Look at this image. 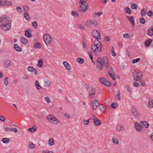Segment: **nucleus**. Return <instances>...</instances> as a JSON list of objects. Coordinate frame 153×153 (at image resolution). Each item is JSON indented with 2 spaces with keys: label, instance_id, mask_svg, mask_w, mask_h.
<instances>
[{
  "label": "nucleus",
  "instance_id": "nucleus-1",
  "mask_svg": "<svg viewBox=\"0 0 153 153\" xmlns=\"http://www.w3.org/2000/svg\"><path fill=\"white\" fill-rule=\"evenodd\" d=\"M109 61L107 57H98L97 59L96 66L97 71H100L102 70L104 66L106 68L108 74L113 80L115 79V74L112 68L109 66Z\"/></svg>",
  "mask_w": 153,
  "mask_h": 153
},
{
  "label": "nucleus",
  "instance_id": "nucleus-2",
  "mask_svg": "<svg viewBox=\"0 0 153 153\" xmlns=\"http://www.w3.org/2000/svg\"><path fill=\"white\" fill-rule=\"evenodd\" d=\"M142 72L138 70H135L133 73V79L135 81H138L142 78Z\"/></svg>",
  "mask_w": 153,
  "mask_h": 153
},
{
  "label": "nucleus",
  "instance_id": "nucleus-3",
  "mask_svg": "<svg viewBox=\"0 0 153 153\" xmlns=\"http://www.w3.org/2000/svg\"><path fill=\"white\" fill-rule=\"evenodd\" d=\"M11 23L10 17L4 15L0 18V23L6 24Z\"/></svg>",
  "mask_w": 153,
  "mask_h": 153
},
{
  "label": "nucleus",
  "instance_id": "nucleus-4",
  "mask_svg": "<svg viewBox=\"0 0 153 153\" xmlns=\"http://www.w3.org/2000/svg\"><path fill=\"white\" fill-rule=\"evenodd\" d=\"M47 119L49 122L54 124H58L59 123V121L52 115L47 116Z\"/></svg>",
  "mask_w": 153,
  "mask_h": 153
},
{
  "label": "nucleus",
  "instance_id": "nucleus-5",
  "mask_svg": "<svg viewBox=\"0 0 153 153\" xmlns=\"http://www.w3.org/2000/svg\"><path fill=\"white\" fill-rule=\"evenodd\" d=\"M43 37L45 42L46 44L50 43L51 40V37L48 34H45Z\"/></svg>",
  "mask_w": 153,
  "mask_h": 153
},
{
  "label": "nucleus",
  "instance_id": "nucleus-6",
  "mask_svg": "<svg viewBox=\"0 0 153 153\" xmlns=\"http://www.w3.org/2000/svg\"><path fill=\"white\" fill-rule=\"evenodd\" d=\"M92 35L94 37L97 39H101L100 34V32L97 30H94L92 32Z\"/></svg>",
  "mask_w": 153,
  "mask_h": 153
},
{
  "label": "nucleus",
  "instance_id": "nucleus-7",
  "mask_svg": "<svg viewBox=\"0 0 153 153\" xmlns=\"http://www.w3.org/2000/svg\"><path fill=\"white\" fill-rule=\"evenodd\" d=\"M0 26L4 31H7L10 29L11 23H9V24H1V23H0Z\"/></svg>",
  "mask_w": 153,
  "mask_h": 153
},
{
  "label": "nucleus",
  "instance_id": "nucleus-8",
  "mask_svg": "<svg viewBox=\"0 0 153 153\" xmlns=\"http://www.w3.org/2000/svg\"><path fill=\"white\" fill-rule=\"evenodd\" d=\"M99 80L100 81L102 84H103L105 85L108 86H110L111 85L110 82L104 78H100Z\"/></svg>",
  "mask_w": 153,
  "mask_h": 153
},
{
  "label": "nucleus",
  "instance_id": "nucleus-9",
  "mask_svg": "<svg viewBox=\"0 0 153 153\" xmlns=\"http://www.w3.org/2000/svg\"><path fill=\"white\" fill-rule=\"evenodd\" d=\"M80 5V10L82 12H85L88 9V5L85 3H79Z\"/></svg>",
  "mask_w": 153,
  "mask_h": 153
},
{
  "label": "nucleus",
  "instance_id": "nucleus-10",
  "mask_svg": "<svg viewBox=\"0 0 153 153\" xmlns=\"http://www.w3.org/2000/svg\"><path fill=\"white\" fill-rule=\"evenodd\" d=\"M99 105V102L98 100H94L91 102V105L94 109H96Z\"/></svg>",
  "mask_w": 153,
  "mask_h": 153
},
{
  "label": "nucleus",
  "instance_id": "nucleus-11",
  "mask_svg": "<svg viewBox=\"0 0 153 153\" xmlns=\"http://www.w3.org/2000/svg\"><path fill=\"white\" fill-rule=\"evenodd\" d=\"M4 66L5 68H8L11 66V61L10 59H7L4 63Z\"/></svg>",
  "mask_w": 153,
  "mask_h": 153
},
{
  "label": "nucleus",
  "instance_id": "nucleus-12",
  "mask_svg": "<svg viewBox=\"0 0 153 153\" xmlns=\"http://www.w3.org/2000/svg\"><path fill=\"white\" fill-rule=\"evenodd\" d=\"M147 35L150 36L153 35V27L152 26L150 27L147 31Z\"/></svg>",
  "mask_w": 153,
  "mask_h": 153
},
{
  "label": "nucleus",
  "instance_id": "nucleus-13",
  "mask_svg": "<svg viewBox=\"0 0 153 153\" xmlns=\"http://www.w3.org/2000/svg\"><path fill=\"white\" fill-rule=\"evenodd\" d=\"M96 90L95 88H92L89 91V98H93L92 96L94 95L95 94Z\"/></svg>",
  "mask_w": 153,
  "mask_h": 153
},
{
  "label": "nucleus",
  "instance_id": "nucleus-14",
  "mask_svg": "<svg viewBox=\"0 0 153 153\" xmlns=\"http://www.w3.org/2000/svg\"><path fill=\"white\" fill-rule=\"evenodd\" d=\"M131 112L132 114L135 117H137L139 115V113L137 110L134 107L132 108Z\"/></svg>",
  "mask_w": 153,
  "mask_h": 153
},
{
  "label": "nucleus",
  "instance_id": "nucleus-15",
  "mask_svg": "<svg viewBox=\"0 0 153 153\" xmlns=\"http://www.w3.org/2000/svg\"><path fill=\"white\" fill-rule=\"evenodd\" d=\"M116 129L118 132L122 131L124 130V126L120 124H118L117 126Z\"/></svg>",
  "mask_w": 153,
  "mask_h": 153
},
{
  "label": "nucleus",
  "instance_id": "nucleus-16",
  "mask_svg": "<svg viewBox=\"0 0 153 153\" xmlns=\"http://www.w3.org/2000/svg\"><path fill=\"white\" fill-rule=\"evenodd\" d=\"M140 124L141 126L146 128H148L149 126V123L146 121H141Z\"/></svg>",
  "mask_w": 153,
  "mask_h": 153
},
{
  "label": "nucleus",
  "instance_id": "nucleus-17",
  "mask_svg": "<svg viewBox=\"0 0 153 153\" xmlns=\"http://www.w3.org/2000/svg\"><path fill=\"white\" fill-rule=\"evenodd\" d=\"M126 17L130 22L131 25L133 26H134L135 25V22L134 19V17L133 16H127Z\"/></svg>",
  "mask_w": 153,
  "mask_h": 153
},
{
  "label": "nucleus",
  "instance_id": "nucleus-18",
  "mask_svg": "<svg viewBox=\"0 0 153 153\" xmlns=\"http://www.w3.org/2000/svg\"><path fill=\"white\" fill-rule=\"evenodd\" d=\"M135 127L136 130L139 132L142 130V127L140 126L138 122H135Z\"/></svg>",
  "mask_w": 153,
  "mask_h": 153
},
{
  "label": "nucleus",
  "instance_id": "nucleus-19",
  "mask_svg": "<svg viewBox=\"0 0 153 153\" xmlns=\"http://www.w3.org/2000/svg\"><path fill=\"white\" fill-rule=\"evenodd\" d=\"M13 48L16 51L18 52H21L22 51V49L16 44L13 45Z\"/></svg>",
  "mask_w": 153,
  "mask_h": 153
},
{
  "label": "nucleus",
  "instance_id": "nucleus-20",
  "mask_svg": "<svg viewBox=\"0 0 153 153\" xmlns=\"http://www.w3.org/2000/svg\"><path fill=\"white\" fill-rule=\"evenodd\" d=\"M63 63L67 69L69 70L71 69V66L67 61H63Z\"/></svg>",
  "mask_w": 153,
  "mask_h": 153
},
{
  "label": "nucleus",
  "instance_id": "nucleus-21",
  "mask_svg": "<svg viewBox=\"0 0 153 153\" xmlns=\"http://www.w3.org/2000/svg\"><path fill=\"white\" fill-rule=\"evenodd\" d=\"M31 31L30 29H28L25 32V35L28 38H30L32 37L30 32Z\"/></svg>",
  "mask_w": 153,
  "mask_h": 153
},
{
  "label": "nucleus",
  "instance_id": "nucleus-22",
  "mask_svg": "<svg viewBox=\"0 0 153 153\" xmlns=\"http://www.w3.org/2000/svg\"><path fill=\"white\" fill-rule=\"evenodd\" d=\"M152 42V40L151 39H149L148 40L144 42L145 46L146 47L149 46L151 44Z\"/></svg>",
  "mask_w": 153,
  "mask_h": 153
},
{
  "label": "nucleus",
  "instance_id": "nucleus-23",
  "mask_svg": "<svg viewBox=\"0 0 153 153\" xmlns=\"http://www.w3.org/2000/svg\"><path fill=\"white\" fill-rule=\"evenodd\" d=\"M44 86L45 88H48L51 85V82L48 80L44 81Z\"/></svg>",
  "mask_w": 153,
  "mask_h": 153
},
{
  "label": "nucleus",
  "instance_id": "nucleus-24",
  "mask_svg": "<svg viewBox=\"0 0 153 153\" xmlns=\"http://www.w3.org/2000/svg\"><path fill=\"white\" fill-rule=\"evenodd\" d=\"M76 61L77 62L80 64H82L84 62V60L82 58H78L76 59Z\"/></svg>",
  "mask_w": 153,
  "mask_h": 153
},
{
  "label": "nucleus",
  "instance_id": "nucleus-25",
  "mask_svg": "<svg viewBox=\"0 0 153 153\" xmlns=\"http://www.w3.org/2000/svg\"><path fill=\"white\" fill-rule=\"evenodd\" d=\"M125 11L126 13L130 14L131 13L132 10L128 7H126L125 8Z\"/></svg>",
  "mask_w": 153,
  "mask_h": 153
},
{
  "label": "nucleus",
  "instance_id": "nucleus-26",
  "mask_svg": "<svg viewBox=\"0 0 153 153\" xmlns=\"http://www.w3.org/2000/svg\"><path fill=\"white\" fill-rule=\"evenodd\" d=\"M1 140L2 142L4 143H7L10 142V140L9 138H2Z\"/></svg>",
  "mask_w": 153,
  "mask_h": 153
},
{
  "label": "nucleus",
  "instance_id": "nucleus-27",
  "mask_svg": "<svg viewBox=\"0 0 153 153\" xmlns=\"http://www.w3.org/2000/svg\"><path fill=\"white\" fill-rule=\"evenodd\" d=\"M97 47V51L100 52L101 51V43L94 45Z\"/></svg>",
  "mask_w": 153,
  "mask_h": 153
},
{
  "label": "nucleus",
  "instance_id": "nucleus-28",
  "mask_svg": "<svg viewBox=\"0 0 153 153\" xmlns=\"http://www.w3.org/2000/svg\"><path fill=\"white\" fill-rule=\"evenodd\" d=\"M71 15L74 16L76 17H78L79 16V13L76 11H72L71 12Z\"/></svg>",
  "mask_w": 153,
  "mask_h": 153
},
{
  "label": "nucleus",
  "instance_id": "nucleus-29",
  "mask_svg": "<svg viewBox=\"0 0 153 153\" xmlns=\"http://www.w3.org/2000/svg\"><path fill=\"white\" fill-rule=\"evenodd\" d=\"M94 122L95 125L97 126H99L101 125V122L100 120H99L98 118L96 119L95 120H94Z\"/></svg>",
  "mask_w": 153,
  "mask_h": 153
},
{
  "label": "nucleus",
  "instance_id": "nucleus-30",
  "mask_svg": "<svg viewBox=\"0 0 153 153\" xmlns=\"http://www.w3.org/2000/svg\"><path fill=\"white\" fill-rule=\"evenodd\" d=\"M148 105L149 107L152 108L153 107V100L150 99L148 103Z\"/></svg>",
  "mask_w": 153,
  "mask_h": 153
},
{
  "label": "nucleus",
  "instance_id": "nucleus-31",
  "mask_svg": "<svg viewBox=\"0 0 153 153\" xmlns=\"http://www.w3.org/2000/svg\"><path fill=\"white\" fill-rule=\"evenodd\" d=\"M147 10L143 8L141 12V14L142 16H144L146 14Z\"/></svg>",
  "mask_w": 153,
  "mask_h": 153
},
{
  "label": "nucleus",
  "instance_id": "nucleus-32",
  "mask_svg": "<svg viewBox=\"0 0 153 153\" xmlns=\"http://www.w3.org/2000/svg\"><path fill=\"white\" fill-rule=\"evenodd\" d=\"M21 42L23 44H26L27 43V39L25 38L22 37L20 39Z\"/></svg>",
  "mask_w": 153,
  "mask_h": 153
},
{
  "label": "nucleus",
  "instance_id": "nucleus-33",
  "mask_svg": "<svg viewBox=\"0 0 153 153\" xmlns=\"http://www.w3.org/2000/svg\"><path fill=\"white\" fill-rule=\"evenodd\" d=\"M24 16L25 18L27 20H29L30 19V16L28 13L25 12L24 14Z\"/></svg>",
  "mask_w": 153,
  "mask_h": 153
},
{
  "label": "nucleus",
  "instance_id": "nucleus-34",
  "mask_svg": "<svg viewBox=\"0 0 153 153\" xmlns=\"http://www.w3.org/2000/svg\"><path fill=\"white\" fill-rule=\"evenodd\" d=\"M38 64H37V66L39 67H41L43 65V61L42 59H40L38 61Z\"/></svg>",
  "mask_w": 153,
  "mask_h": 153
},
{
  "label": "nucleus",
  "instance_id": "nucleus-35",
  "mask_svg": "<svg viewBox=\"0 0 153 153\" xmlns=\"http://www.w3.org/2000/svg\"><path fill=\"white\" fill-rule=\"evenodd\" d=\"M23 8L24 12H27L30 9L29 7L27 5H25L23 6Z\"/></svg>",
  "mask_w": 153,
  "mask_h": 153
},
{
  "label": "nucleus",
  "instance_id": "nucleus-36",
  "mask_svg": "<svg viewBox=\"0 0 153 153\" xmlns=\"http://www.w3.org/2000/svg\"><path fill=\"white\" fill-rule=\"evenodd\" d=\"M131 7L132 9H136L137 8L138 6L136 4L132 3L131 4Z\"/></svg>",
  "mask_w": 153,
  "mask_h": 153
},
{
  "label": "nucleus",
  "instance_id": "nucleus-37",
  "mask_svg": "<svg viewBox=\"0 0 153 153\" xmlns=\"http://www.w3.org/2000/svg\"><path fill=\"white\" fill-rule=\"evenodd\" d=\"M91 49L93 51L94 53L96 52V50L97 51V47L94 45H92L91 46Z\"/></svg>",
  "mask_w": 153,
  "mask_h": 153
},
{
  "label": "nucleus",
  "instance_id": "nucleus-38",
  "mask_svg": "<svg viewBox=\"0 0 153 153\" xmlns=\"http://www.w3.org/2000/svg\"><path fill=\"white\" fill-rule=\"evenodd\" d=\"M48 144L50 146H52L54 144V141L52 138H51L48 141Z\"/></svg>",
  "mask_w": 153,
  "mask_h": 153
},
{
  "label": "nucleus",
  "instance_id": "nucleus-39",
  "mask_svg": "<svg viewBox=\"0 0 153 153\" xmlns=\"http://www.w3.org/2000/svg\"><path fill=\"white\" fill-rule=\"evenodd\" d=\"M41 45L39 42L37 43L34 44L33 45V47L35 48H39L41 47Z\"/></svg>",
  "mask_w": 153,
  "mask_h": 153
},
{
  "label": "nucleus",
  "instance_id": "nucleus-40",
  "mask_svg": "<svg viewBox=\"0 0 153 153\" xmlns=\"http://www.w3.org/2000/svg\"><path fill=\"white\" fill-rule=\"evenodd\" d=\"M140 58H137L133 59L132 61L131 62L132 64H135L136 63H137V62H139V61H140Z\"/></svg>",
  "mask_w": 153,
  "mask_h": 153
},
{
  "label": "nucleus",
  "instance_id": "nucleus-41",
  "mask_svg": "<svg viewBox=\"0 0 153 153\" xmlns=\"http://www.w3.org/2000/svg\"><path fill=\"white\" fill-rule=\"evenodd\" d=\"M16 10L18 12L20 13L22 12L23 11L22 8L19 6L16 7Z\"/></svg>",
  "mask_w": 153,
  "mask_h": 153
},
{
  "label": "nucleus",
  "instance_id": "nucleus-42",
  "mask_svg": "<svg viewBox=\"0 0 153 153\" xmlns=\"http://www.w3.org/2000/svg\"><path fill=\"white\" fill-rule=\"evenodd\" d=\"M91 24V20H88L85 23V25L86 26L88 27H89Z\"/></svg>",
  "mask_w": 153,
  "mask_h": 153
},
{
  "label": "nucleus",
  "instance_id": "nucleus-43",
  "mask_svg": "<svg viewBox=\"0 0 153 153\" xmlns=\"http://www.w3.org/2000/svg\"><path fill=\"white\" fill-rule=\"evenodd\" d=\"M35 86H36V88L37 89H40L41 88V86L39 85V82L38 81H36L35 82Z\"/></svg>",
  "mask_w": 153,
  "mask_h": 153
},
{
  "label": "nucleus",
  "instance_id": "nucleus-44",
  "mask_svg": "<svg viewBox=\"0 0 153 153\" xmlns=\"http://www.w3.org/2000/svg\"><path fill=\"white\" fill-rule=\"evenodd\" d=\"M138 81L139 82L140 85H141L142 86H145V83L143 82L142 78L141 79H139Z\"/></svg>",
  "mask_w": 153,
  "mask_h": 153
},
{
  "label": "nucleus",
  "instance_id": "nucleus-45",
  "mask_svg": "<svg viewBox=\"0 0 153 153\" xmlns=\"http://www.w3.org/2000/svg\"><path fill=\"white\" fill-rule=\"evenodd\" d=\"M118 106V103L117 102H114L113 103L111 104V107L113 108H116Z\"/></svg>",
  "mask_w": 153,
  "mask_h": 153
},
{
  "label": "nucleus",
  "instance_id": "nucleus-46",
  "mask_svg": "<svg viewBox=\"0 0 153 153\" xmlns=\"http://www.w3.org/2000/svg\"><path fill=\"white\" fill-rule=\"evenodd\" d=\"M112 142L114 143L117 145L119 143V141L118 140L115 138H112Z\"/></svg>",
  "mask_w": 153,
  "mask_h": 153
},
{
  "label": "nucleus",
  "instance_id": "nucleus-47",
  "mask_svg": "<svg viewBox=\"0 0 153 153\" xmlns=\"http://www.w3.org/2000/svg\"><path fill=\"white\" fill-rule=\"evenodd\" d=\"M140 22L141 24H144L146 22L144 18L141 17L140 19Z\"/></svg>",
  "mask_w": 153,
  "mask_h": 153
},
{
  "label": "nucleus",
  "instance_id": "nucleus-48",
  "mask_svg": "<svg viewBox=\"0 0 153 153\" xmlns=\"http://www.w3.org/2000/svg\"><path fill=\"white\" fill-rule=\"evenodd\" d=\"M35 144L32 142H30L29 143V148L30 149H34L35 147Z\"/></svg>",
  "mask_w": 153,
  "mask_h": 153
},
{
  "label": "nucleus",
  "instance_id": "nucleus-49",
  "mask_svg": "<svg viewBox=\"0 0 153 153\" xmlns=\"http://www.w3.org/2000/svg\"><path fill=\"white\" fill-rule=\"evenodd\" d=\"M85 87L86 89L88 90H90V89L92 88V86L91 85H85Z\"/></svg>",
  "mask_w": 153,
  "mask_h": 153
},
{
  "label": "nucleus",
  "instance_id": "nucleus-50",
  "mask_svg": "<svg viewBox=\"0 0 153 153\" xmlns=\"http://www.w3.org/2000/svg\"><path fill=\"white\" fill-rule=\"evenodd\" d=\"M8 79V77H6L4 79V83L6 85H7L8 84V82L7 81Z\"/></svg>",
  "mask_w": 153,
  "mask_h": 153
},
{
  "label": "nucleus",
  "instance_id": "nucleus-51",
  "mask_svg": "<svg viewBox=\"0 0 153 153\" xmlns=\"http://www.w3.org/2000/svg\"><path fill=\"white\" fill-rule=\"evenodd\" d=\"M10 131H11L13 132L16 133L18 131V130L16 128H11L10 129Z\"/></svg>",
  "mask_w": 153,
  "mask_h": 153
},
{
  "label": "nucleus",
  "instance_id": "nucleus-52",
  "mask_svg": "<svg viewBox=\"0 0 153 153\" xmlns=\"http://www.w3.org/2000/svg\"><path fill=\"white\" fill-rule=\"evenodd\" d=\"M148 15L150 17L152 16L153 15V12L152 10H149L147 12Z\"/></svg>",
  "mask_w": 153,
  "mask_h": 153
},
{
  "label": "nucleus",
  "instance_id": "nucleus-53",
  "mask_svg": "<svg viewBox=\"0 0 153 153\" xmlns=\"http://www.w3.org/2000/svg\"><path fill=\"white\" fill-rule=\"evenodd\" d=\"M123 36L124 37L129 38L131 37L130 35L128 33H125L123 34Z\"/></svg>",
  "mask_w": 153,
  "mask_h": 153
},
{
  "label": "nucleus",
  "instance_id": "nucleus-54",
  "mask_svg": "<svg viewBox=\"0 0 153 153\" xmlns=\"http://www.w3.org/2000/svg\"><path fill=\"white\" fill-rule=\"evenodd\" d=\"M100 109L101 112H105V108L104 106H101L100 107Z\"/></svg>",
  "mask_w": 153,
  "mask_h": 153
},
{
  "label": "nucleus",
  "instance_id": "nucleus-55",
  "mask_svg": "<svg viewBox=\"0 0 153 153\" xmlns=\"http://www.w3.org/2000/svg\"><path fill=\"white\" fill-rule=\"evenodd\" d=\"M32 25L34 27V28H37V22H33L32 23Z\"/></svg>",
  "mask_w": 153,
  "mask_h": 153
},
{
  "label": "nucleus",
  "instance_id": "nucleus-56",
  "mask_svg": "<svg viewBox=\"0 0 153 153\" xmlns=\"http://www.w3.org/2000/svg\"><path fill=\"white\" fill-rule=\"evenodd\" d=\"M45 100H46L47 102L48 103H50L51 101L49 99V98L48 97H46L44 98Z\"/></svg>",
  "mask_w": 153,
  "mask_h": 153
},
{
  "label": "nucleus",
  "instance_id": "nucleus-57",
  "mask_svg": "<svg viewBox=\"0 0 153 153\" xmlns=\"http://www.w3.org/2000/svg\"><path fill=\"white\" fill-rule=\"evenodd\" d=\"M34 126H33L32 127L29 128L28 129V130L30 132H33L34 131H35L36 130V128H33V127Z\"/></svg>",
  "mask_w": 153,
  "mask_h": 153
},
{
  "label": "nucleus",
  "instance_id": "nucleus-58",
  "mask_svg": "<svg viewBox=\"0 0 153 153\" xmlns=\"http://www.w3.org/2000/svg\"><path fill=\"white\" fill-rule=\"evenodd\" d=\"M34 68L33 67H31V66H29L28 67L27 70L28 71L30 72H32L33 71V69H34Z\"/></svg>",
  "mask_w": 153,
  "mask_h": 153
},
{
  "label": "nucleus",
  "instance_id": "nucleus-59",
  "mask_svg": "<svg viewBox=\"0 0 153 153\" xmlns=\"http://www.w3.org/2000/svg\"><path fill=\"white\" fill-rule=\"evenodd\" d=\"M91 24H93L95 26H96L97 25V23L96 21L94 20H91Z\"/></svg>",
  "mask_w": 153,
  "mask_h": 153
},
{
  "label": "nucleus",
  "instance_id": "nucleus-60",
  "mask_svg": "<svg viewBox=\"0 0 153 153\" xmlns=\"http://www.w3.org/2000/svg\"><path fill=\"white\" fill-rule=\"evenodd\" d=\"M78 26V27L81 30H85V27L82 26L81 24H79Z\"/></svg>",
  "mask_w": 153,
  "mask_h": 153
},
{
  "label": "nucleus",
  "instance_id": "nucleus-61",
  "mask_svg": "<svg viewBox=\"0 0 153 153\" xmlns=\"http://www.w3.org/2000/svg\"><path fill=\"white\" fill-rule=\"evenodd\" d=\"M83 122L85 125H87L89 122V120H83Z\"/></svg>",
  "mask_w": 153,
  "mask_h": 153
},
{
  "label": "nucleus",
  "instance_id": "nucleus-62",
  "mask_svg": "<svg viewBox=\"0 0 153 153\" xmlns=\"http://www.w3.org/2000/svg\"><path fill=\"white\" fill-rule=\"evenodd\" d=\"M12 4V3L10 1H5V5H10Z\"/></svg>",
  "mask_w": 153,
  "mask_h": 153
},
{
  "label": "nucleus",
  "instance_id": "nucleus-63",
  "mask_svg": "<svg viewBox=\"0 0 153 153\" xmlns=\"http://www.w3.org/2000/svg\"><path fill=\"white\" fill-rule=\"evenodd\" d=\"M134 86L138 87L139 86V84L136 82H134L133 84Z\"/></svg>",
  "mask_w": 153,
  "mask_h": 153
},
{
  "label": "nucleus",
  "instance_id": "nucleus-64",
  "mask_svg": "<svg viewBox=\"0 0 153 153\" xmlns=\"http://www.w3.org/2000/svg\"><path fill=\"white\" fill-rule=\"evenodd\" d=\"M42 153H53V152L52 151H48L47 150H43L42 151Z\"/></svg>",
  "mask_w": 153,
  "mask_h": 153
}]
</instances>
